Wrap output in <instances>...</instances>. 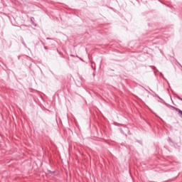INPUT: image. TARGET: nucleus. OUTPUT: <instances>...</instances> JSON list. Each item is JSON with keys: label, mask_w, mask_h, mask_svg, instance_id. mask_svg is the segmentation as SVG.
<instances>
[{"label": "nucleus", "mask_w": 182, "mask_h": 182, "mask_svg": "<svg viewBox=\"0 0 182 182\" xmlns=\"http://www.w3.org/2000/svg\"><path fill=\"white\" fill-rule=\"evenodd\" d=\"M34 20H35V18H33V17L31 18V21L32 25H33V26H36V23H35V21H33Z\"/></svg>", "instance_id": "obj_1"}, {"label": "nucleus", "mask_w": 182, "mask_h": 182, "mask_svg": "<svg viewBox=\"0 0 182 182\" xmlns=\"http://www.w3.org/2000/svg\"><path fill=\"white\" fill-rule=\"evenodd\" d=\"M173 96H174V97H176L177 99H178V100H181V102H182V98L180 96H178V95L173 94Z\"/></svg>", "instance_id": "obj_2"}, {"label": "nucleus", "mask_w": 182, "mask_h": 182, "mask_svg": "<svg viewBox=\"0 0 182 182\" xmlns=\"http://www.w3.org/2000/svg\"><path fill=\"white\" fill-rule=\"evenodd\" d=\"M21 42L22 43V45H23V46H25V48H26V43H25V41H23V38H21Z\"/></svg>", "instance_id": "obj_3"}, {"label": "nucleus", "mask_w": 182, "mask_h": 182, "mask_svg": "<svg viewBox=\"0 0 182 182\" xmlns=\"http://www.w3.org/2000/svg\"><path fill=\"white\" fill-rule=\"evenodd\" d=\"M48 173L50 174H55V171H48Z\"/></svg>", "instance_id": "obj_4"}, {"label": "nucleus", "mask_w": 182, "mask_h": 182, "mask_svg": "<svg viewBox=\"0 0 182 182\" xmlns=\"http://www.w3.org/2000/svg\"><path fill=\"white\" fill-rule=\"evenodd\" d=\"M155 97H159V95H157V94H156Z\"/></svg>", "instance_id": "obj_5"}, {"label": "nucleus", "mask_w": 182, "mask_h": 182, "mask_svg": "<svg viewBox=\"0 0 182 182\" xmlns=\"http://www.w3.org/2000/svg\"><path fill=\"white\" fill-rule=\"evenodd\" d=\"M169 141H171V139L169 138Z\"/></svg>", "instance_id": "obj_6"}, {"label": "nucleus", "mask_w": 182, "mask_h": 182, "mask_svg": "<svg viewBox=\"0 0 182 182\" xmlns=\"http://www.w3.org/2000/svg\"><path fill=\"white\" fill-rule=\"evenodd\" d=\"M71 56H72V57H75V55H71Z\"/></svg>", "instance_id": "obj_7"}, {"label": "nucleus", "mask_w": 182, "mask_h": 182, "mask_svg": "<svg viewBox=\"0 0 182 182\" xmlns=\"http://www.w3.org/2000/svg\"><path fill=\"white\" fill-rule=\"evenodd\" d=\"M47 39H48V40H49V39H50V38H47Z\"/></svg>", "instance_id": "obj_8"}, {"label": "nucleus", "mask_w": 182, "mask_h": 182, "mask_svg": "<svg viewBox=\"0 0 182 182\" xmlns=\"http://www.w3.org/2000/svg\"><path fill=\"white\" fill-rule=\"evenodd\" d=\"M45 49H47L46 47H45Z\"/></svg>", "instance_id": "obj_9"}]
</instances>
